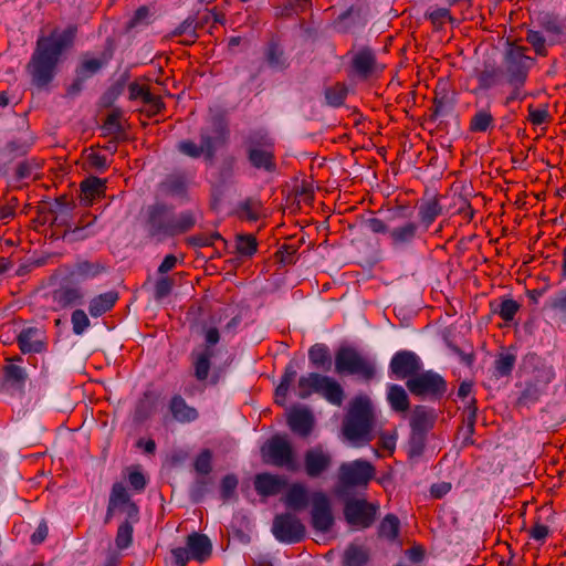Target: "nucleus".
Listing matches in <instances>:
<instances>
[{
  "label": "nucleus",
  "instance_id": "19",
  "mask_svg": "<svg viewBox=\"0 0 566 566\" xmlns=\"http://www.w3.org/2000/svg\"><path fill=\"white\" fill-rule=\"evenodd\" d=\"M287 423L293 432L307 437L313 428V416L307 409L295 408L289 412Z\"/></svg>",
  "mask_w": 566,
  "mask_h": 566
},
{
  "label": "nucleus",
  "instance_id": "41",
  "mask_svg": "<svg viewBox=\"0 0 566 566\" xmlns=\"http://www.w3.org/2000/svg\"><path fill=\"white\" fill-rule=\"evenodd\" d=\"M237 252L242 256H251L256 251V240L252 234H239L235 241Z\"/></svg>",
  "mask_w": 566,
  "mask_h": 566
},
{
  "label": "nucleus",
  "instance_id": "39",
  "mask_svg": "<svg viewBox=\"0 0 566 566\" xmlns=\"http://www.w3.org/2000/svg\"><path fill=\"white\" fill-rule=\"evenodd\" d=\"M347 96V87L342 83H336L325 90V98L328 105L340 106Z\"/></svg>",
  "mask_w": 566,
  "mask_h": 566
},
{
  "label": "nucleus",
  "instance_id": "15",
  "mask_svg": "<svg viewBox=\"0 0 566 566\" xmlns=\"http://www.w3.org/2000/svg\"><path fill=\"white\" fill-rule=\"evenodd\" d=\"M177 149L182 155L188 156L190 158H199L200 156H205L209 160H211L216 154L212 137L205 133H201L200 135L199 145L190 139H186L177 144Z\"/></svg>",
  "mask_w": 566,
  "mask_h": 566
},
{
  "label": "nucleus",
  "instance_id": "51",
  "mask_svg": "<svg viewBox=\"0 0 566 566\" xmlns=\"http://www.w3.org/2000/svg\"><path fill=\"white\" fill-rule=\"evenodd\" d=\"M547 305L552 311L566 316V289L555 293L554 296L548 300Z\"/></svg>",
  "mask_w": 566,
  "mask_h": 566
},
{
  "label": "nucleus",
  "instance_id": "32",
  "mask_svg": "<svg viewBox=\"0 0 566 566\" xmlns=\"http://www.w3.org/2000/svg\"><path fill=\"white\" fill-rule=\"evenodd\" d=\"M504 73L495 65H485L478 74L479 86L482 90H489L502 83Z\"/></svg>",
  "mask_w": 566,
  "mask_h": 566
},
{
  "label": "nucleus",
  "instance_id": "49",
  "mask_svg": "<svg viewBox=\"0 0 566 566\" xmlns=\"http://www.w3.org/2000/svg\"><path fill=\"white\" fill-rule=\"evenodd\" d=\"M73 332L76 335L83 334V332L90 326V319L83 310H75L71 317Z\"/></svg>",
  "mask_w": 566,
  "mask_h": 566
},
{
  "label": "nucleus",
  "instance_id": "52",
  "mask_svg": "<svg viewBox=\"0 0 566 566\" xmlns=\"http://www.w3.org/2000/svg\"><path fill=\"white\" fill-rule=\"evenodd\" d=\"M527 42L534 48L539 55L546 54L545 38L538 31L530 30L526 35Z\"/></svg>",
  "mask_w": 566,
  "mask_h": 566
},
{
  "label": "nucleus",
  "instance_id": "6",
  "mask_svg": "<svg viewBox=\"0 0 566 566\" xmlns=\"http://www.w3.org/2000/svg\"><path fill=\"white\" fill-rule=\"evenodd\" d=\"M526 48L513 46L506 51L504 56V74L509 85L523 86L530 67L531 59L525 55Z\"/></svg>",
  "mask_w": 566,
  "mask_h": 566
},
{
  "label": "nucleus",
  "instance_id": "50",
  "mask_svg": "<svg viewBox=\"0 0 566 566\" xmlns=\"http://www.w3.org/2000/svg\"><path fill=\"white\" fill-rule=\"evenodd\" d=\"M103 65V62L98 59L84 60L78 67L77 75L80 80L86 78L96 73Z\"/></svg>",
  "mask_w": 566,
  "mask_h": 566
},
{
  "label": "nucleus",
  "instance_id": "21",
  "mask_svg": "<svg viewBox=\"0 0 566 566\" xmlns=\"http://www.w3.org/2000/svg\"><path fill=\"white\" fill-rule=\"evenodd\" d=\"M8 364L3 367L4 380L14 389L22 391L28 379L25 368L13 364V361H22L21 356L7 359Z\"/></svg>",
  "mask_w": 566,
  "mask_h": 566
},
{
  "label": "nucleus",
  "instance_id": "30",
  "mask_svg": "<svg viewBox=\"0 0 566 566\" xmlns=\"http://www.w3.org/2000/svg\"><path fill=\"white\" fill-rule=\"evenodd\" d=\"M130 502L129 495L122 483H115L112 488L107 513H106V522L111 520L113 514L117 511V509H122L124 505Z\"/></svg>",
  "mask_w": 566,
  "mask_h": 566
},
{
  "label": "nucleus",
  "instance_id": "56",
  "mask_svg": "<svg viewBox=\"0 0 566 566\" xmlns=\"http://www.w3.org/2000/svg\"><path fill=\"white\" fill-rule=\"evenodd\" d=\"M102 129L105 134H117L120 132L119 114L113 112L107 115Z\"/></svg>",
  "mask_w": 566,
  "mask_h": 566
},
{
  "label": "nucleus",
  "instance_id": "48",
  "mask_svg": "<svg viewBox=\"0 0 566 566\" xmlns=\"http://www.w3.org/2000/svg\"><path fill=\"white\" fill-rule=\"evenodd\" d=\"M262 211L260 200L249 199L242 205V214L251 221L258 220L262 216Z\"/></svg>",
  "mask_w": 566,
  "mask_h": 566
},
{
  "label": "nucleus",
  "instance_id": "38",
  "mask_svg": "<svg viewBox=\"0 0 566 566\" xmlns=\"http://www.w3.org/2000/svg\"><path fill=\"white\" fill-rule=\"evenodd\" d=\"M129 96L133 99L142 98L145 103L151 104L158 111L160 108V101L149 92V90L145 86H142L137 83H132L129 85Z\"/></svg>",
  "mask_w": 566,
  "mask_h": 566
},
{
  "label": "nucleus",
  "instance_id": "40",
  "mask_svg": "<svg viewBox=\"0 0 566 566\" xmlns=\"http://www.w3.org/2000/svg\"><path fill=\"white\" fill-rule=\"evenodd\" d=\"M493 116L489 111L481 109L474 114L471 118L470 129L475 133L486 132L488 128L493 124Z\"/></svg>",
  "mask_w": 566,
  "mask_h": 566
},
{
  "label": "nucleus",
  "instance_id": "20",
  "mask_svg": "<svg viewBox=\"0 0 566 566\" xmlns=\"http://www.w3.org/2000/svg\"><path fill=\"white\" fill-rule=\"evenodd\" d=\"M286 479L283 476L262 473L258 474L254 480V488L256 492L264 496L275 495L286 486Z\"/></svg>",
  "mask_w": 566,
  "mask_h": 566
},
{
  "label": "nucleus",
  "instance_id": "35",
  "mask_svg": "<svg viewBox=\"0 0 566 566\" xmlns=\"http://www.w3.org/2000/svg\"><path fill=\"white\" fill-rule=\"evenodd\" d=\"M296 377V369L294 365L291 363L286 366L285 373L281 379V382L276 387L275 390V401L280 405L285 403L286 394L289 391V388L291 384L294 381Z\"/></svg>",
  "mask_w": 566,
  "mask_h": 566
},
{
  "label": "nucleus",
  "instance_id": "42",
  "mask_svg": "<svg viewBox=\"0 0 566 566\" xmlns=\"http://www.w3.org/2000/svg\"><path fill=\"white\" fill-rule=\"evenodd\" d=\"M516 357L510 353H502L494 361L495 370L499 377L509 376L515 365Z\"/></svg>",
  "mask_w": 566,
  "mask_h": 566
},
{
  "label": "nucleus",
  "instance_id": "45",
  "mask_svg": "<svg viewBox=\"0 0 566 566\" xmlns=\"http://www.w3.org/2000/svg\"><path fill=\"white\" fill-rule=\"evenodd\" d=\"M105 268L99 263H92L88 261L78 262L75 266V274L83 279L95 277L102 273Z\"/></svg>",
  "mask_w": 566,
  "mask_h": 566
},
{
  "label": "nucleus",
  "instance_id": "64",
  "mask_svg": "<svg viewBox=\"0 0 566 566\" xmlns=\"http://www.w3.org/2000/svg\"><path fill=\"white\" fill-rule=\"evenodd\" d=\"M48 525L45 523H40L34 533L31 535V542L33 544H41L48 536Z\"/></svg>",
  "mask_w": 566,
  "mask_h": 566
},
{
  "label": "nucleus",
  "instance_id": "10",
  "mask_svg": "<svg viewBox=\"0 0 566 566\" xmlns=\"http://www.w3.org/2000/svg\"><path fill=\"white\" fill-rule=\"evenodd\" d=\"M344 514L348 524L355 527L366 528L369 527L375 520L376 506L365 500L352 499L346 502Z\"/></svg>",
  "mask_w": 566,
  "mask_h": 566
},
{
  "label": "nucleus",
  "instance_id": "46",
  "mask_svg": "<svg viewBox=\"0 0 566 566\" xmlns=\"http://www.w3.org/2000/svg\"><path fill=\"white\" fill-rule=\"evenodd\" d=\"M133 541V526L129 522H125L119 525L115 538V543L117 548L125 549L127 548Z\"/></svg>",
  "mask_w": 566,
  "mask_h": 566
},
{
  "label": "nucleus",
  "instance_id": "13",
  "mask_svg": "<svg viewBox=\"0 0 566 566\" xmlns=\"http://www.w3.org/2000/svg\"><path fill=\"white\" fill-rule=\"evenodd\" d=\"M334 523L329 499L323 492L312 495V524L316 531L328 532Z\"/></svg>",
  "mask_w": 566,
  "mask_h": 566
},
{
  "label": "nucleus",
  "instance_id": "26",
  "mask_svg": "<svg viewBox=\"0 0 566 566\" xmlns=\"http://www.w3.org/2000/svg\"><path fill=\"white\" fill-rule=\"evenodd\" d=\"M118 294L109 291L91 300L88 312L93 317H98L108 312L116 303Z\"/></svg>",
  "mask_w": 566,
  "mask_h": 566
},
{
  "label": "nucleus",
  "instance_id": "24",
  "mask_svg": "<svg viewBox=\"0 0 566 566\" xmlns=\"http://www.w3.org/2000/svg\"><path fill=\"white\" fill-rule=\"evenodd\" d=\"M84 294L77 287L61 286L53 292V302L56 308H65L82 303Z\"/></svg>",
  "mask_w": 566,
  "mask_h": 566
},
{
  "label": "nucleus",
  "instance_id": "12",
  "mask_svg": "<svg viewBox=\"0 0 566 566\" xmlns=\"http://www.w3.org/2000/svg\"><path fill=\"white\" fill-rule=\"evenodd\" d=\"M332 454L322 446L310 448L304 453V470L307 476L318 478L332 465Z\"/></svg>",
  "mask_w": 566,
  "mask_h": 566
},
{
  "label": "nucleus",
  "instance_id": "60",
  "mask_svg": "<svg viewBox=\"0 0 566 566\" xmlns=\"http://www.w3.org/2000/svg\"><path fill=\"white\" fill-rule=\"evenodd\" d=\"M427 14L436 25H441L447 19H450V11L446 8H433Z\"/></svg>",
  "mask_w": 566,
  "mask_h": 566
},
{
  "label": "nucleus",
  "instance_id": "36",
  "mask_svg": "<svg viewBox=\"0 0 566 566\" xmlns=\"http://www.w3.org/2000/svg\"><path fill=\"white\" fill-rule=\"evenodd\" d=\"M196 224V217L192 212L186 211L178 216L172 214L171 235L189 231Z\"/></svg>",
  "mask_w": 566,
  "mask_h": 566
},
{
  "label": "nucleus",
  "instance_id": "43",
  "mask_svg": "<svg viewBox=\"0 0 566 566\" xmlns=\"http://www.w3.org/2000/svg\"><path fill=\"white\" fill-rule=\"evenodd\" d=\"M308 358L315 367H325L331 365L328 350L324 345L316 344L308 350Z\"/></svg>",
  "mask_w": 566,
  "mask_h": 566
},
{
  "label": "nucleus",
  "instance_id": "33",
  "mask_svg": "<svg viewBox=\"0 0 566 566\" xmlns=\"http://www.w3.org/2000/svg\"><path fill=\"white\" fill-rule=\"evenodd\" d=\"M387 399L390 407L397 412H406L409 409L408 395L399 385H390L388 387Z\"/></svg>",
  "mask_w": 566,
  "mask_h": 566
},
{
  "label": "nucleus",
  "instance_id": "47",
  "mask_svg": "<svg viewBox=\"0 0 566 566\" xmlns=\"http://www.w3.org/2000/svg\"><path fill=\"white\" fill-rule=\"evenodd\" d=\"M520 305L516 301L512 298L504 300L500 303L497 308H494L493 312L499 314L502 319L509 322L512 321L518 311Z\"/></svg>",
  "mask_w": 566,
  "mask_h": 566
},
{
  "label": "nucleus",
  "instance_id": "22",
  "mask_svg": "<svg viewBox=\"0 0 566 566\" xmlns=\"http://www.w3.org/2000/svg\"><path fill=\"white\" fill-rule=\"evenodd\" d=\"M434 419L432 410L424 406H417L410 416V427L415 433L422 434L433 427Z\"/></svg>",
  "mask_w": 566,
  "mask_h": 566
},
{
  "label": "nucleus",
  "instance_id": "9",
  "mask_svg": "<svg viewBox=\"0 0 566 566\" xmlns=\"http://www.w3.org/2000/svg\"><path fill=\"white\" fill-rule=\"evenodd\" d=\"M272 532L280 542L297 543L304 537L305 527L295 515L286 513L274 518Z\"/></svg>",
  "mask_w": 566,
  "mask_h": 566
},
{
  "label": "nucleus",
  "instance_id": "8",
  "mask_svg": "<svg viewBox=\"0 0 566 566\" xmlns=\"http://www.w3.org/2000/svg\"><path fill=\"white\" fill-rule=\"evenodd\" d=\"M409 391L419 397H441L447 391V382L437 373L427 370L417 373L406 382Z\"/></svg>",
  "mask_w": 566,
  "mask_h": 566
},
{
  "label": "nucleus",
  "instance_id": "7",
  "mask_svg": "<svg viewBox=\"0 0 566 566\" xmlns=\"http://www.w3.org/2000/svg\"><path fill=\"white\" fill-rule=\"evenodd\" d=\"M375 476V468L366 460L344 462L338 469V481L343 489L364 488Z\"/></svg>",
  "mask_w": 566,
  "mask_h": 566
},
{
  "label": "nucleus",
  "instance_id": "61",
  "mask_svg": "<svg viewBox=\"0 0 566 566\" xmlns=\"http://www.w3.org/2000/svg\"><path fill=\"white\" fill-rule=\"evenodd\" d=\"M365 224L373 233H388L390 231L386 222L378 218H370L366 220Z\"/></svg>",
  "mask_w": 566,
  "mask_h": 566
},
{
  "label": "nucleus",
  "instance_id": "59",
  "mask_svg": "<svg viewBox=\"0 0 566 566\" xmlns=\"http://www.w3.org/2000/svg\"><path fill=\"white\" fill-rule=\"evenodd\" d=\"M171 556L176 566H186L191 558L190 551L187 547H177L171 551Z\"/></svg>",
  "mask_w": 566,
  "mask_h": 566
},
{
  "label": "nucleus",
  "instance_id": "14",
  "mask_svg": "<svg viewBox=\"0 0 566 566\" xmlns=\"http://www.w3.org/2000/svg\"><path fill=\"white\" fill-rule=\"evenodd\" d=\"M389 367L396 378L409 379L420 370L421 361L413 352L400 350L392 356Z\"/></svg>",
  "mask_w": 566,
  "mask_h": 566
},
{
  "label": "nucleus",
  "instance_id": "2",
  "mask_svg": "<svg viewBox=\"0 0 566 566\" xmlns=\"http://www.w3.org/2000/svg\"><path fill=\"white\" fill-rule=\"evenodd\" d=\"M374 413L368 397L359 396L352 400L343 422L344 437L355 447L368 443L371 437Z\"/></svg>",
  "mask_w": 566,
  "mask_h": 566
},
{
  "label": "nucleus",
  "instance_id": "16",
  "mask_svg": "<svg viewBox=\"0 0 566 566\" xmlns=\"http://www.w3.org/2000/svg\"><path fill=\"white\" fill-rule=\"evenodd\" d=\"M354 72L361 78H367L382 71L377 63L374 52L368 48L358 50L352 59Z\"/></svg>",
  "mask_w": 566,
  "mask_h": 566
},
{
  "label": "nucleus",
  "instance_id": "17",
  "mask_svg": "<svg viewBox=\"0 0 566 566\" xmlns=\"http://www.w3.org/2000/svg\"><path fill=\"white\" fill-rule=\"evenodd\" d=\"M45 333L38 327H28L20 332L17 342L23 354L42 353L46 348Z\"/></svg>",
  "mask_w": 566,
  "mask_h": 566
},
{
  "label": "nucleus",
  "instance_id": "5",
  "mask_svg": "<svg viewBox=\"0 0 566 566\" xmlns=\"http://www.w3.org/2000/svg\"><path fill=\"white\" fill-rule=\"evenodd\" d=\"M263 454L266 462L285 468L289 471L295 472L300 465L291 442L282 436H275L268 441L263 448Z\"/></svg>",
  "mask_w": 566,
  "mask_h": 566
},
{
  "label": "nucleus",
  "instance_id": "1",
  "mask_svg": "<svg viewBox=\"0 0 566 566\" xmlns=\"http://www.w3.org/2000/svg\"><path fill=\"white\" fill-rule=\"evenodd\" d=\"M75 32L76 29L70 27L63 32L54 31L49 36L38 40L36 49L28 64V71L36 86H45L52 81L60 56L71 46Z\"/></svg>",
  "mask_w": 566,
  "mask_h": 566
},
{
  "label": "nucleus",
  "instance_id": "3",
  "mask_svg": "<svg viewBox=\"0 0 566 566\" xmlns=\"http://www.w3.org/2000/svg\"><path fill=\"white\" fill-rule=\"evenodd\" d=\"M312 394H318L336 406H340L345 397L342 386L335 379L317 373L302 376L297 382V396L301 399H306Z\"/></svg>",
  "mask_w": 566,
  "mask_h": 566
},
{
  "label": "nucleus",
  "instance_id": "31",
  "mask_svg": "<svg viewBox=\"0 0 566 566\" xmlns=\"http://www.w3.org/2000/svg\"><path fill=\"white\" fill-rule=\"evenodd\" d=\"M285 504L293 510H302L307 505V490L301 483L292 484L285 494Z\"/></svg>",
  "mask_w": 566,
  "mask_h": 566
},
{
  "label": "nucleus",
  "instance_id": "57",
  "mask_svg": "<svg viewBox=\"0 0 566 566\" xmlns=\"http://www.w3.org/2000/svg\"><path fill=\"white\" fill-rule=\"evenodd\" d=\"M238 486V480L234 475H227L221 481V495L224 500L230 499Z\"/></svg>",
  "mask_w": 566,
  "mask_h": 566
},
{
  "label": "nucleus",
  "instance_id": "53",
  "mask_svg": "<svg viewBox=\"0 0 566 566\" xmlns=\"http://www.w3.org/2000/svg\"><path fill=\"white\" fill-rule=\"evenodd\" d=\"M211 452L203 450L195 461V469L200 474H208L211 471Z\"/></svg>",
  "mask_w": 566,
  "mask_h": 566
},
{
  "label": "nucleus",
  "instance_id": "63",
  "mask_svg": "<svg viewBox=\"0 0 566 566\" xmlns=\"http://www.w3.org/2000/svg\"><path fill=\"white\" fill-rule=\"evenodd\" d=\"M128 480H129V484L136 490V491H142L145 489L146 486V479L145 476L143 475V473L138 472V471H134V472H130L129 473V476H128Z\"/></svg>",
  "mask_w": 566,
  "mask_h": 566
},
{
  "label": "nucleus",
  "instance_id": "11",
  "mask_svg": "<svg viewBox=\"0 0 566 566\" xmlns=\"http://www.w3.org/2000/svg\"><path fill=\"white\" fill-rule=\"evenodd\" d=\"M172 213L161 205L148 209L147 231L151 237L163 239L171 235Z\"/></svg>",
  "mask_w": 566,
  "mask_h": 566
},
{
  "label": "nucleus",
  "instance_id": "27",
  "mask_svg": "<svg viewBox=\"0 0 566 566\" xmlns=\"http://www.w3.org/2000/svg\"><path fill=\"white\" fill-rule=\"evenodd\" d=\"M169 407L174 418L179 422H190L198 418V411L188 406L180 396H175Z\"/></svg>",
  "mask_w": 566,
  "mask_h": 566
},
{
  "label": "nucleus",
  "instance_id": "18",
  "mask_svg": "<svg viewBox=\"0 0 566 566\" xmlns=\"http://www.w3.org/2000/svg\"><path fill=\"white\" fill-rule=\"evenodd\" d=\"M419 227L417 222L408 221L390 229L388 238L392 248L401 249L410 245L418 237Z\"/></svg>",
  "mask_w": 566,
  "mask_h": 566
},
{
  "label": "nucleus",
  "instance_id": "37",
  "mask_svg": "<svg viewBox=\"0 0 566 566\" xmlns=\"http://www.w3.org/2000/svg\"><path fill=\"white\" fill-rule=\"evenodd\" d=\"M104 180L91 177L82 181L81 189L86 200H93L95 197L101 196L105 191Z\"/></svg>",
  "mask_w": 566,
  "mask_h": 566
},
{
  "label": "nucleus",
  "instance_id": "62",
  "mask_svg": "<svg viewBox=\"0 0 566 566\" xmlns=\"http://www.w3.org/2000/svg\"><path fill=\"white\" fill-rule=\"evenodd\" d=\"M87 164L91 168H94L96 170H105L107 167V160L105 156L99 155L97 153H91L87 156Z\"/></svg>",
  "mask_w": 566,
  "mask_h": 566
},
{
  "label": "nucleus",
  "instance_id": "44",
  "mask_svg": "<svg viewBox=\"0 0 566 566\" xmlns=\"http://www.w3.org/2000/svg\"><path fill=\"white\" fill-rule=\"evenodd\" d=\"M399 532V520L394 515H387L379 526V534L387 539H395Z\"/></svg>",
  "mask_w": 566,
  "mask_h": 566
},
{
  "label": "nucleus",
  "instance_id": "55",
  "mask_svg": "<svg viewBox=\"0 0 566 566\" xmlns=\"http://www.w3.org/2000/svg\"><path fill=\"white\" fill-rule=\"evenodd\" d=\"M174 281L170 277H161L155 284V298L166 297L172 290Z\"/></svg>",
  "mask_w": 566,
  "mask_h": 566
},
{
  "label": "nucleus",
  "instance_id": "28",
  "mask_svg": "<svg viewBox=\"0 0 566 566\" xmlns=\"http://www.w3.org/2000/svg\"><path fill=\"white\" fill-rule=\"evenodd\" d=\"M369 559V552L366 546L353 543L344 552V566H364Z\"/></svg>",
  "mask_w": 566,
  "mask_h": 566
},
{
  "label": "nucleus",
  "instance_id": "54",
  "mask_svg": "<svg viewBox=\"0 0 566 566\" xmlns=\"http://www.w3.org/2000/svg\"><path fill=\"white\" fill-rule=\"evenodd\" d=\"M266 59L272 67H282L285 65L283 51L276 45H271L269 48Z\"/></svg>",
  "mask_w": 566,
  "mask_h": 566
},
{
  "label": "nucleus",
  "instance_id": "29",
  "mask_svg": "<svg viewBox=\"0 0 566 566\" xmlns=\"http://www.w3.org/2000/svg\"><path fill=\"white\" fill-rule=\"evenodd\" d=\"M213 353L210 348L192 353V365L195 368V376L198 380H206L210 370V360Z\"/></svg>",
  "mask_w": 566,
  "mask_h": 566
},
{
  "label": "nucleus",
  "instance_id": "23",
  "mask_svg": "<svg viewBox=\"0 0 566 566\" xmlns=\"http://www.w3.org/2000/svg\"><path fill=\"white\" fill-rule=\"evenodd\" d=\"M187 546L190 551L191 558L203 562L210 555L212 545L206 535L193 533L187 537Z\"/></svg>",
  "mask_w": 566,
  "mask_h": 566
},
{
  "label": "nucleus",
  "instance_id": "25",
  "mask_svg": "<svg viewBox=\"0 0 566 566\" xmlns=\"http://www.w3.org/2000/svg\"><path fill=\"white\" fill-rule=\"evenodd\" d=\"M441 213L442 207L437 197L423 200L418 211L420 224L427 230Z\"/></svg>",
  "mask_w": 566,
  "mask_h": 566
},
{
  "label": "nucleus",
  "instance_id": "58",
  "mask_svg": "<svg viewBox=\"0 0 566 566\" xmlns=\"http://www.w3.org/2000/svg\"><path fill=\"white\" fill-rule=\"evenodd\" d=\"M528 119L534 125H542L549 119V114L545 107L543 108H534L533 106L528 107Z\"/></svg>",
  "mask_w": 566,
  "mask_h": 566
},
{
  "label": "nucleus",
  "instance_id": "34",
  "mask_svg": "<svg viewBox=\"0 0 566 566\" xmlns=\"http://www.w3.org/2000/svg\"><path fill=\"white\" fill-rule=\"evenodd\" d=\"M249 159L255 168H263L268 171L275 168L273 153L269 148H251L249 151Z\"/></svg>",
  "mask_w": 566,
  "mask_h": 566
},
{
  "label": "nucleus",
  "instance_id": "4",
  "mask_svg": "<svg viewBox=\"0 0 566 566\" xmlns=\"http://www.w3.org/2000/svg\"><path fill=\"white\" fill-rule=\"evenodd\" d=\"M335 370L337 374L357 375L365 380L375 376L374 364L352 347H342L335 356Z\"/></svg>",
  "mask_w": 566,
  "mask_h": 566
}]
</instances>
